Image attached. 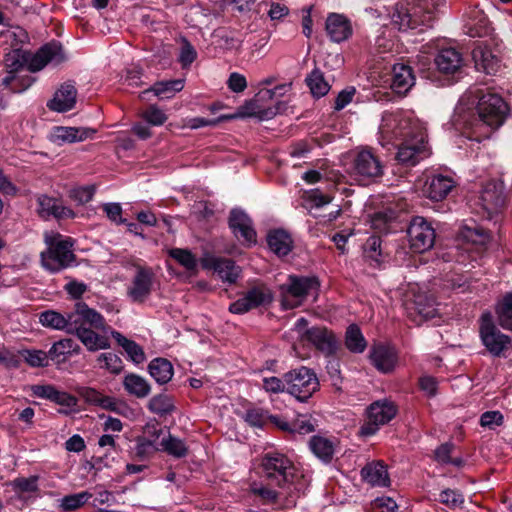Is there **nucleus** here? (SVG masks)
<instances>
[{
	"label": "nucleus",
	"instance_id": "aec40b11",
	"mask_svg": "<svg viewBox=\"0 0 512 512\" xmlns=\"http://www.w3.org/2000/svg\"><path fill=\"white\" fill-rule=\"evenodd\" d=\"M288 460L280 454H267L261 463L262 471L267 479L279 484L287 480L286 469Z\"/></svg>",
	"mask_w": 512,
	"mask_h": 512
},
{
	"label": "nucleus",
	"instance_id": "2f4dec72",
	"mask_svg": "<svg viewBox=\"0 0 512 512\" xmlns=\"http://www.w3.org/2000/svg\"><path fill=\"white\" fill-rule=\"evenodd\" d=\"M108 332L111 333L112 337L116 340L118 345H120L124 349L128 357L134 363L140 364L145 360V353L142 347L139 346L135 341L127 339L121 333L112 330L110 327Z\"/></svg>",
	"mask_w": 512,
	"mask_h": 512
},
{
	"label": "nucleus",
	"instance_id": "4468645a",
	"mask_svg": "<svg viewBox=\"0 0 512 512\" xmlns=\"http://www.w3.org/2000/svg\"><path fill=\"white\" fill-rule=\"evenodd\" d=\"M272 300L270 290L263 284L250 288L242 298L229 306V311L234 314H244Z\"/></svg>",
	"mask_w": 512,
	"mask_h": 512
},
{
	"label": "nucleus",
	"instance_id": "a19ab883",
	"mask_svg": "<svg viewBox=\"0 0 512 512\" xmlns=\"http://www.w3.org/2000/svg\"><path fill=\"white\" fill-rule=\"evenodd\" d=\"M81 347L70 338L61 339L55 342L49 350V356L52 360L58 359L60 356L79 354Z\"/></svg>",
	"mask_w": 512,
	"mask_h": 512
},
{
	"label": "nucleus",
	"instance_id": "ddd939ff",
	"mask_svg": "<svg viewBox=\"0 0 512 512\" xmlns=\"http://www.w3.org/2000/svg\"><path fill=\"white\" fill-rule=\"evenodd\" d=\"M133 267L135 274L127 290V294L133 302L144 303L152 292L155 273L153 269L148 266L133 264Z\"/></svg>",
	"mask_w": 512,
	"mask_h": 512
},
{
	"label": "nucleus",
	"instance_id": "680f3d73",
	"mask_svg": "<svg viewBox=\"0 0 512 512\" xmlns=\"http://www.w3.org/2000/svg\"><path fill=\"white\" fill-rule=\"evenodd\" d=\"M196 56L197 53L194 47L187 40H184L179 56V61L182 64V67L189 66L196 59Z\"/></svg>",
	"mask_w": 512,
	"mask_h": 512
},
{
	"label": "nucleus",
	"instance_id": "09e8293b",
	"mask_svg": "<svg viewBox=\"0 0 512 512\" xmlns=\"http://www.w3.org/2000/svg\"><path fill=\"white\" fill-rule=\"evenodd\" d=\"M286 91V85L282 84L274 87L273 89H263L257 94V96H259L261 99L278 100L286 94ZM285 110L286 104L284 102L277 101L275 112L282 113L285 112Z\"/></svg>",
	"mask_w": 512,
	"mask_h": 512
},
{
	"label": "nucleus",
	"instance_id": "c03bdc74",
	"mask_svg": "<svg viewBox=\"0 0 512 512\" xmlns=\"http://www.w3.org/2000/svg\"><path fill=\"white\" fill-rule=\"evenodd\" d=\"M160 445L163 451L176 458L185 457L188 452L185 443L171 434L162 438Z\"/></svg>",
	"mask_w": 512,
	"mask_h": 512
},
{
	"label": "nucleus",
	"instance_id": "69168bd1",
	"mask_svg": "<svg viewBox=\"0 0 512 512\" xmlns=\"http://www.w3.org/2000/svg\"><path fill=\"white\" fill-rule=\"evenodd\" d=\"M354 94L355 88L344 89L341 92H339L334 102V110H342L346 105H348L352 101Z\"/></svg>",
	"mask_w": 512,
	"mask_h": 512
},
{
	"label": "nucleus",
	"instance_id": "39448f33",
	"mask_svg": "<svg viewBox=\"0 0 512 512\" xmlns=\"http://www.w3.org/2000/svg\"><path fill=\"white\" fill-rule=\"evenodd\" d=\"M429 155L426 130L418 124L410 125L403 134L396 159L401 164L414 166Z\"/></svg>",
	"mask_w": 512,
	"mask_h": 512
},
{
	"label": "nucleus",
	"instance_id": "0e129e2a",
	"mask_svg": "<svg viewBox=\"0 0 512 512\" xmlns=\"http://www.w3.org/2000/svg\"><path fill=\"white\" fill-rule=\"evenodd\" d=\"M57 201V199L46 195H41L40 197H38L40 215L43 217L50 216L54 210Z\"/></svg>",
	"mask_w": 512,
	"mask_h": 512
},
{
	"label": "nucleus",
	"instance_id": "dca6fc26",
	"mask_svg": "<svg viewBox=\"0 0 512 512\" xmlns=\"http://www.w3.org/2000/svg\"><path fill=\"white\" fill-rule=\"evenodd\" d=\"M302 341L311 343L318 351L325 356L336 354L339 348V340L333 331L326 327H312L302 334Z\"/></svg>",
	"mask_w": 512,
	"mask_h": 512
},
{
	"label": "nucleus",
	"instance_id": "393cba45",
	"mask_svg": "<svg viewBox=\"0 0 512 512\" xmlns=\"http://www.w3.org/2000/svg\"><path fill=\"white\" fill-rule=\"evenodd\" d=\"M326 32L334 42H342L352 35L350 21L343 15L332 13L326 20Z\"/></svg>",
	"mask_w": 512,
	"mask_h": 512
},
{
	"label": "nucleus",
	"instance_id": "f03ea898",
	"mask_svg": "<svg viewBox=\"0 0 512 512\" xmlns=\"http://www.w3.org/2000/svg\"><path fill=\"white\" fill-rule=\"evenodd\" d=\"M476 113L465 120L467 137L477 142L487 139L500 127L507 113V105L501 96L483 91L477 92Z\"/></svg>",
	"mask_w": 512,
	"mask_h": 512
},
{
	"label": "nucleus",
	"instance_id": "20e7f679",
	"mask_svg": "<svg viewBox=\"0 0 512 512\" xmlns=\"http://www.w3.org/2000/svg\"><path fill=\"white\" fill-rule=\"evenodd\" d=\"M434 20V5L429 0H417L399 4L392 14V24L400 31L430 26Z\"/></svg>",
	"mask_w": 512,
	"mask_h": 512
},
{
	"label": "nucleus",
	"instance_id": "052dcab7",
	"mask_svg": "<svg viewBox=\"0 0 512 512\" xmlns=\"http://www.w3.org/2000/svg\"><path fill=\"white\" fill-rule=\"evenodd\" d=\"M228 88L235 93H241L247 88V81L244 75L233 72L227 80Z\"/></svg>",
	"mask_w": 512,
	"mask_h": 512
},
{
	"label": "nucleus",
	"instance_id": "f3484780",
	"mask_svg": "<svg viewBox=\"0 0 512 512\" xmlns=\"http://www.w3.org/2000/svg\"><path fill=\"white\" fill-rule=\"evenodd\" d=\"M504 184L502 181L487 182L480 193L479 204L487 213L488 217L498 213L505 205Z\"/></svg>",
	"mask_w": 512,
	"mask_h": 512
},
{
	"label": "nucleus",
	"instance_id": "cd10ccee",
	"mask_svg": "<svg viewBox=\"0 0 512 512\" xmlns=\"http://www.w3.org/2000/svg\"><path fill=\"white\" fill-rule=\"evenodd\" d=\"M95 132L94 129L90 128L59 126L54 129L53 138L59 144L74 143L91 137Z\"/></svg>",
	"mask_w": 512,
	"mask_h": 512
},
{
	"label": "nucleus",
	"instance_id": "0eeeda50",
	"mask_svg": "<svg viewBox=\"0 0 512 512\" xmlns=\"http://www.w3.org/2000/svg\"><path fill=\"white\" fill-rule=\"evenodd\" d=\"M404 309L408 318L417 325L437 315V303L432 294L411 288L404 297Z\"/></svg>",
	"mask_w": 512,
	"mask_h": 512
},
{
	"label": "nucleus",
	"instance_id": "2eb2a0df",
	"mask_svg": "<svg viewBox=\"0 0 512 512\" xmlns=\"http://www.w3.org/2000/svg\"><path fill=\"white\" fill-rule=\"evenodd\" d=\"M319 288L316 276L290 275V309L301 306L309 295H317Z\"/></svg>",
	"mask_w": 512,
	"mask_h": 512
},
{
	"label": "nucleus",
	"instance_id": "37998d69",
	"mask_svg": "<svg viewBox=\"0 0 512 512\" xmlns=\"http://www.w3.org/2000/svg\"><path fill=\"white\" fill-rule=\"evenodd\" d=\"M306 82L312 95L317 98L325 96L330 90V85L325 81L323 74L317 69L311 72L306 78Z\"/></svg>",
	"mask_w": 512,
	"mask_h": 512
},
{
	"label": "nucleus",
	"instance_id": "bf43d9fd",
	"mask_svg": "<svg viewBox=\"0 0 512 512\" xmlns=\"http://www.w3.org/2000/svg\"><path fill=\"white\" fill-rule=\"evenodd\" d=\"M94 193V186H84L73 189L70 193V196L78 203L85 204L88 203L93 198Z\"/></svg>",
	"mask_w": 512,
	"mask_h": 512
},
{
	"label": "nucleus",
	"instance_id": "e433bc0d",
	"mask_svg": "<svg viewBox=\"0 0 512 512\" xmlns=\"http://www.w3.org/2000/svg\"><path fill=\"white\" fill-rule=\"evenodd\" d=\"M9 485L20 499H28L39 491L38 476L19 477L11 481Z\"/></svg>",
	"mask_w": 512,
	"mask_h": 512
},
{
	"label": "nucleus",
	"instance_id": "5701e85b",
	"mask_svg": "<svg viewBox=\"0 0 512 512\" xmlns=\"http://www.w3.org/2000/svg\"><path fill=\"white\" fill-rule=\"evenodd\" d=\"M77 90L72 82H66L55 92L54 97L47 104L50 110L66 112L76 104Z\"/></svg>",
	"mask_w": 512,
	"mask_h": 512
},
{
	"label": "nucleus",
	"instance_id": "4be33fe9",
	"mask_svg": "<svg viewBox=\"0 0 512 512\" xmlns=\"http://www.w3.org/2000/svg\"><path fill=\"white\" fill-rule=\"evenodd\" d=\"M415 84V76L410 66L395 64L392 69L391 89L394 93L404 96Z\"/></svg>",
	"mask_w": 512,
	"mask_h": 512
},
{
	"label": "nucleus",
	"instance_id": "b1692460",
	"mask_svg": "<svg viewBox=\"0 0 512 512\" xmlns=\"http://www.w3.org/2000/svg\"><path fill=\"white\" fill-rule=\"evenodd\" d=\"M370 359L377 370L383 373H389L395 368L398 356L394 348L379 344L372 348Z\"/></svg>",
	"mask_w": 512,
	"mask_h": 512
},
{
	"label": "nucleus",
	"instance_id": "72a5a7b5",
	"mask_svg": "<svg viewBox=\"0 0 512 512\" xmlns=\"http://www.w3.org/2000/svg\"><path fill=\"white\" fill-rule=\"evenodd\" d=\"M245 421L254 427H263L268 421L283 431L288 430V423L276 416H268L262 409H250L246 412Z\"/></svg>",
	"mask_w": 512,
	"mask_h": 512
},
{
	"label": "nucleus",
	"instance_id": "a18cd8bd",
	"mask_svg": "<svg viewBox=\"0 0 512 512\" xmlns=\"http://www.w3.org/2000/svg\"><path fill=\"white\" fill-rule=\"evenodd\" d=\"M149 409L158 415H166L174 410L173 400L166 394L154 396L149 401Z\"/></svg>",
	"mask_w": 512,
	"mask_h": 512
},
{
	"label": "nucleus",
	"instance_id": "f704fd0d",
	"mask_svg": "<svg viewBox=\"0 0 512 512\" xmlns=\"http://www.w3.org/2000/svg\"><path fill=\"white\" fill-rule=\"evenodd\" d=\"M148 370L150 375L159 384L168 383L173 376V366L171 362L165 358L153 359L148 366Z\"/></svg>",
	"mask_w": 512,
	"mask_h": 512
},
{
	"label": "nucleus",
	"instance_id": "338daca9",
	"mask_svg": "<svg viewBox=\"0 0 512 512\" xmlns=\"http://www.w3.org/2000/svg\"><path fill=\"white\" fill-rule=\"evenodd\" d=\"M454 449V444L452 443H444L441 444L436 450H435V458L438 462L442 464H448L451 461V453Z\"/></svg>",
	"mask_w": 512,
	"mask_h": 512
},
{
	"label": "nucleus",
	"instance_id": "49530a36",
	"mask_svg": "<svg viewBox=\"0 0 512 512\" xmlns=\"http://www.w3.org/2000/svg\"><path fill=\"white\" fill-rule=\"evenodd\" d=\"M315 431V424L312 417L307 414L298 415V417L290 423V435L295 436L310 434Z\"/></svg>",
	"mask_w": 512,
	"mask_h": 512
},
{
	"label": "nucleus",
	"instance_id": "473e14b6",
	"mask_svg": "<svg viewBox=\"0 0 512 512\" xmlns=\"http://www.w3.org/2000/svg\"><path fill=\"white\" fill-rule=\"evenodd\" d=\"M276 114L271 108L262 109L257 100H250L245 102L244 105L237 109L233 115L226 116V119L244 118V117H258L259 119L271 118Z\"/></svg>",
	"mask_w": 512,
	"mask_h": 512
},
{
	"label": "nucleus",
	"instance_id": "ea45409f",
	"mask_svg": "<svg viewBox=\"0 0 512 512\" xmlns=\"http://www.w3.org/2000/svg\"><path fill=\"white\" fill-rule=\"evenodd\" d=\"M345 346L352 353H362L367 346V342L356 324L348 326L345 334Z\"/></svg>",
	"mask_w": 512,
	"mask_h": 512
},
{
	"label": "nucleus",
	"instance_id": "423d86ee",
	"mask_svg": "<svg viewBox=\"0 0 512 512\" xmlns=\"http://www.w3.org/2000/svg\"><path fill=\"white\" fill-rule=\"evenodd\" d=\"M479 336L483 346L493 357H503L509 350L512 339L496 326L493 315L485 311L479 318Z\"/></svg>",
	"mask_w": 512,
	"mask_h": 512
},
{
	"label": "nucleus",
	"instance_id": "de8ad7c7",
	"mask_svg": "<svg viewBox=\"0 0 512 512\" xmlns=\"http://www.w3.org/2000/svg\"><path fill=\"white\" fill-rule=\"evenodd\" d=\"M463 237L473 244L484 246L490 241V234L480 226L465 227Z\"/></svg>",
	"mask_w": 512,
	"mask_h": 512
},
{
	"label": "nucleus",
	"instance_id": "f8f14e48",
	"mask_svg": "<svg viewBox=\"0 0 512 512\" xmlns=\"http://www.w3.org/2000/svg\"><path fill=\"white\" fill-rule=\"evenodd\" d=\"M353 174L359 182L367 184L382 176L383 167L376 155L370 150L363 149L354 157Z\"/></svg>",
	"mask_w": 512,
	"mask_h": 512
},
{
	"label": "nucleus",
	"instance_id": "13d9d810",
	"mask_svg": "<svg viewBox=\"0 0 512 512\" xmlns=\"http://www.w3.org/2000/svg\"><path fill=\"white\" fill-rule=\"evenodd\" d=\"M504 422V416L500 411H486L480 417V425L489 429L495 426H501Z\"/></svg>",
	"mask_w": 512,
	"mask_h": 512
},
{
	"label": "nucleus",
	"instance_id": "6ab92c4d",
	"mask_svg": "<svg viewBox=\"0 0 512 512\" xmlns=\"http://www.w3.org/2000/svg\"><path fill=\"white\" fill-rule=\"evenodd\" d=\"M434 63L438 71L445 75H455L459 73L464 65L462 54L455 48L441 49L435 59Z\"/></svg>",
	"mask_w": 512,
	"mask_h": 512
},
{
	"label": "nucleus",
	"instance_id": "58836bf2",
	"mask_svg": "<svg viewBox=\"0 0 512 512\" xmlns=\"http://www.w3.org/2000/svg\"><path fill=\"white\" fill-rule=\"evenodd\" d=\"M311 451L324 462H330L334 454L333 443L322 436L314 435L309 441Z\"/></svg>",
	"mask_w": 512,
	"mask_h": 512
},
{
	"label": "nucleus",
	"instance_id": "412c9836",
	"mask_svg": "<svg viewBox=\"0 0 512 512\" xmlns=\"http://www.w3.org/2000/svg\"><path fill=\"white\" fill-rule=\"evenodd\" d=\"M229 226L237 237L240 234L249 245L256 243V232L252 227V221L243 211L233 209L230 212Z\"/></svg>",
	"mask_w": 512,
	"mask_h": 512
},
{
	"label": "nucleus",
	"instance_id": "774afa93",
	"mask_svg": "<svg viewBox=\"0 0 512 512\" xmlns=\"http://www.w3.org/2000/svg\"><path fill=\"white\" fill-rule=\"evenodd\" d=\"M103 210L107 214V217L117 223H124L125 220L121 218L122 208L119 203H108L104 204Z\"/></svg>",
	"mask_w": 512,
	"mask_h": 512
},
{
	"label": "nucleus",
	"instance_id": "79ce46f5",
	"mask_svg": "<svg viewBox=\"0 0 512 512\" xmlns=\"http://www.w3.org/2000/svg\"><path fill=\"white\" fill-rule=\"evenodd\" d=\"M288 234L285 230L271 231L267 236L269 248L278 256H286L288 254Z\"/></svg>",
	"mask_w": 512,
	"mask_h": 512
},
{
	"label": "nucleus",
	"instance_id": "603ef678",
	"mask_svg": "<svg viewBox=\"0 0 512 512\" xmlns=\"http://www.w3.org/2000/svg\"><path fill=\"white\" fill-rule=\"evenodd\" d=\"M169 255L187 270H194L197 267L195 256L187 249L174 248Z\"/></svg>",
	"mask_w": 512,
	"mask_h": 512
},
{
	"label": "nucleus",
	"instance_id": "a878e982",
	"mask_svg": "<svg viewBox=\"0 0 512 512\" xmlns=\"http://www.w3.org/2000/svg\"><path fill=\"white\" fill-rule=\"evenodd\" d=\"M32 392L35 396L51 400L61 406L73 407L77 404V399L71 394L57 390L52 385H34Z\"/></svg>",
	"mask_w": 512,
	"mask_h": 512
},
{
	"label": "nucleus",
	"instance_id": "4d7b16f0",
	"mask_svg": "<svg viewBox=\"0 0 512 512\" xmlns=\"http://www.w3.org/2000/svg\"><path fill=\"white\" fill-rule=\"evenodd\" d=\"M142 117L151 125L159 126L166 122V114L155 105H150L143 113Z\"/></svg>",
	"mask_w": 512,
	"mask_h": 512
},
{
	"label": "nucleus",
	"instance_id": "3c124183",
	"mask_svg": "<svg viewBox=\"0 0 512 512\" xmlns=\"http://www.w3.org/2000/svg\"><path fill=\"white\" fill-rule=\"evenodd\" d=\"M438 500L450 509H456L463 505L464 496L460 491L448 488L441 491Z\"/></svg>",
	"mask_w": 512,
	"mask_h": 512
},
{
	"label": "nucleus",
	"instance_id": "6e6552de",
	"mask_svg": "<svg viewBox=\"0 0 512 512\" xmlns=\"http://www.w3.org/2000/svg\"><path fill=\"white\" fill-rule=\"evenodd\" d=\"M48 249L41 253L43 266L51 272H58L68 267L75 259L72 243L62 239L61 235L47 237Z\"/></svg>",
	"mask_w": 512,
	"mask_h": 512
},
{
	"label": "nucleus",
	"instance_id": "f257e3e1",
	"mask_svg": "<svg viewBox=\"0 0 512 512\" xmlns=\"http://www.w3.org/2000/svg\"><path fill=\"white\" fill-rule=\"evenodd\" d=\"M39 321L45 327L65 330L68 334L75 335L88 351L96 352L110 347V341L105 335L109 326L104 317L84 302H77L74 310L67 316L54 310L44 311L40 314Z\"/></svg>",
	"mask_w": 512,
	"mask_h": 512
},
{
	"label": "nucleus",
	"instance_id": "864d4df0",
	"mask_svg": "<svg viewBox=\"0 0 512 512\" xmlns=\"http://www.w3.org/2000/svg\"><path fill=\"white\" fill-rule=\"evenodd\" d=\"M92 494L84 491L78 494L67 495L62 499L61 507L64 511H72L84 505Z\"/></svg>",
	"mask_w": 512,
	"mask_h": 512
},
{
	"label": "nucleus",
	"instance_id": "bb28decb",
	"mask_svg": "<svg viewBox=\"0 0 512 512\" xmlns=\"http://www.w3.org/2000/svg\"><path fill=\"white\" fill-rule=\"evenodd\" d=\"M361 477L371 486L386 487L390 482L387 468L382 462L367 463L361 469Z\"/></svg>",
	"mask_w": 512,
	"mask_h": 512
},
{
	"label": "nucleus",
	"instance_id": "c85d7f7f",
	"mask_svg": "<svg viewBox=\"0 0 512 512\" xmlns=\"http://www.w3.org/2000/svg\"><path fill=\"white\" fill-rule=\"evenodd\" d=\"M472 58L475 62V67L487 74L495 72L498 67L497 58L487 46L481 44L475 46L472 50Z\"/></svg>",
	"mask_w": 512,
	"mask_h": 512
},
{
	"label": "nucleus",
	"instance_id": "9d476101",
	"mask_svg": "<svg viewBox=\"0 0 512 512\" xmlns=\"http://www.w3.org/2000/svg\"><path fill=\"white\" fill-rule=\"evenodd\" d=\"M411 249L423 253L431 249L435 243V229L425 218L414 217L407 230Z\"/></svg>",
	"mask_w": 512,
	"mask_h": 512
},
{
	"label": "nucleus",
	"instance_id": "4c0bfd02",
	"mask_svg": "<svg viewBox=\"0 0 512 512\" xmlns=\"http://www.w3.org/2000/svg\"><path fill=\"white\" fill-rule=\"evenodd\" d=\"M123 385L129 394L134 395L137 398H144L150 393V385L148 382L137 374L131 373L126 375Z\"/></svg>",
	"mask_w": 512,
	"mask_h": 512
},
{
	"label": "nucleus",
	"instance_id": "1a4fd4ad",
	"mask_svg": "<svg viewBox=\"0 0 512 512\" xmlns=\"http://www.w3.org/2000/svg\"><path fill=\"white\" fill-rule=\"evenodd\" d=\"M397 406L389 400H377L366 409L367 421L361 426L360 434L374 435L380 426L389 423L397 414Z\"/></svg>",
	"mask_w": 512,
	"mask_h": 512
},
{
	"label": "nucleus",
	"instance_id": "7c9ffc66",
	"mask_svg": "<svg viewBox=\"0 0 512 512\" xmlns=\"http://www.w3.org/2000/svg\"><path fill=\"white\" fill-rule=\"evenodd\" d=\"M495 314L498 324L512 331V292H507L496 302Z\"/></svg>",
	"mask_w": 512,
	"mask_h": 512
},
{
	"label": "nucleus",
	"instance_id": "c756f323",
	"mask_svg": "<svg viewBox=\"0 0 512 512\" xmlns=\"http://www.w3.org/2000/svg\"><path fill=\"white\" fill-rule=\"evenodd\" d=\"M209 262L210 267L214 269L223 281L235 283L241 273L240 267L231 259L212 258Z\"/></svg>",
	"mask_w": 512,
	"mask_h": 512
},
{
	"label": "nucleus",
	"instance_id": "c9c22d12",
	"mask_svg": "<svg viewBox=\"0 0 512 512\" xmlns=\"http://www.w3.org/2000/svg\"><path fill=\"white\" fill-rule=\"evenodd\" d=\"M183 88L184 83L181 79L160 81L156 82L151 88L145 90L143 94L145 95L153 92L154 95L160 99H170Z\"/></svg>",
	"mask_w": 512,
	"mask_h": 512
},
{
	"label": "nucleus",
	"instance_id": "5fc2aeb1",
	"mask_svg": "<svg viewBox=\"0 0 512 512\" xmlns=\"http://www.w3.org/2000/svg\"><path fill=\"white\" fill-rule=\"evenodd\" d=\"M25 361L32 367H45L48 365L49 351L25 350L23 353Z\"/></svg>",
	"mask_w": 512,
	"mask_h": 512
},
{
	"label": "nucleus",
	"instance_id": "a211bd4d",
	"mask_svg": "<svg viewBox=\"0 0 512 512\" xmlns=\"http://www.w3.org/2000/svg\"><path fill=\"white\" fill-rule=\"evenodd\" d=\"M455 187V181L449 176L433 174L428 176L422 192L425 197L432 201H442Z\"/></svg>",
	"mask_w": 512,
	"mask_h": 512
},
{
	"label": "nucleus",
	"instance_id": "8fccbe9b",
	"mask_svg": "<svg viewBox=\"0 0 512 512\" xmlns=\"http://www.w3.org/2000/svg\"><path fill=\"white\" fill-rule=\"evenodd\" d=\"M158 450L156 444L152 439L146 437L138 438L136 446L133 449L134 457L139 460H144L154 454Z\"/></svg>",
	"mask_w": 512,
	"mask_h": 512
},
{
	"label": "nucleus",
	"instance_id": "9b49d317",
	"mask_svg": "<svg viewBox=\"0 0 512 512\" xmlns=\"http://www.w3.org/2000/svg\"><path fill=\"white\" fill-rule=\"evenodd\" d=\"M318 387V378L311 369L302 366L290 372V395L297 401H307Z\"/></svg>",
	"mask_w": 512,
	"mask_h": 512
},
{
	"label": "nucleus",
	"instance_id": "6e6d98bb",
	"mask_svg": "<svg viewBox=\"0 0 512 512\" xmlns=\"http://www.w3.org/2000/svg\"><path fill=\"white\" fill-rule=\"evenodd\" d=\"M98 361L104 362L103 367L113 374L121 373L124 368L121 358L114 353H102L98 357Z\"/></svg>",
	"mask_w": 512,
	"mask_h": 512
},
{
	"label": "nucleus",
	"instance_id": "7ed1b4c3",
	"mask_svg": "<svg viewBox=\"0 0 512 512\" xmlns=\"http://www.w3.org/2000/svg\"><path fill=\"white\" fill-rule=\"evenodd\" d=\"M65 60L62 46L59 43L51 42L41 47L31 58L26 73L19 68L13 75V93H20L28 89L34 82V78L28 72H37L43 69L48 63L60 64Z\"/></svg>",
	"mask_w": 512,
	"mask_h": 512
},
{
	"label": "nucleus",
	"instance_id": "e2e57ef3",
	"mask_svg": "<svg viewBox=\"0 0 512 512\" xmlns=\"http://www.w3.org/2000/svg\"><path fill=\"white\" fill-rule=\"evenodd\" d=\"M332 199V196L323 194L319 189H313L307 195V200L318 208L329 204Z\"/></svg>",
	"mask_w": 512,
	"mask_h": 512
}]
</instances>
